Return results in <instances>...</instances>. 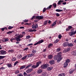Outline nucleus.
<instances>
[{"label": "nucleus", "instance_id": "58", "mask_svg": "<svg viewBox=\"0 0 76 76\" xmlns=\"http://www.w3.org/2000/svg\"><path fill=\"white\" fill-rule=\"evenodd\" d=\"M9 52L10 53H13V52H14V50H10Z\"/></svg>", "mask_w": 76, "mask_h": 76}, {"label": "nucleus", "instance_id": "24", "mask_svg": "<svg viewBox=\"0 0 76 76\" xmlns=\"http://www.w3.org/2000/svg\"><path fill=\"white\" fill-rule=\"evenodd\" d=\"M25 25H28V26H30V25H31V23H25Z\"/></svg>", "mask_w": 76, "mask_h": 76}, {"label": "nucleus", "instance_id": "26", "mask_svg": "<svg viewBox=\"0 0 76 76\" xmlns=\"http://www.w3.org/2000/svg\"><path fill=\"white\" fill-rule=\"evenodd\" d=\"M73 45V44L72 43H70L69 44V43H68V47H72Z\"/></svg>", "mask_w": 76, "mask_h": 76}, {"label": "nucleus", "instance_id": "33", "mask_svg": "<svg viewBox=\"0 0 76 76\" xmlns=\"http://www.w3.org/2000/svg\"><path fill=\"white\" fill-rule=\"evenodd\" d=\"M68 28H69L70 30L72 28V29H74V28H73L72 26H68Z\"/></svg>", "mask_w": 76, "mask_h": 76}, {"label": "nucleus", "instance_id": "5", "mask_svg": "<svg viewBox=\"0 0 76 76\" xmlns=\"http://www.w3.org/2000/svg\"><path fill=\"white\" fill-rule=\"evenodd\" d=\"M36 19H39V20H41V19H42L44 18V16H37L36 17Z\"/></svg>", "mask_w": 76, "mask_h": 76}, {"label": "nucleus", "instance_id": "17", "mask_svg": "<svg viewBox=\"0 0 76 76\" xmlns=\"http://www.w3.org/2000/svg\"><path fill=\"white\" fill-rule=\"evenodd\" d=\"M37 73H41L42 72V70L41 69H39L37 71Z\"/></svg>", "mask_w": 76, "mask_h": 76}, {"label": "nucleus", "instance_id": "41", "mask_svg": "<svg viewBox=\"0 0 76 76\" xmlns=\"http://www.w3.org/2000/svg\"><path fill=\"white\" fill-rule=\"evenodd\" d=\"M59 41V40H58L57 39L56 40H55L54 42V44H56V43H57Z\"/></svg>", "mask_w": 76, "mask_h": 76}, {"label": "nucleus", "instance_id": "52", "mask_svg": "<svg viewBox=\"0 0 76 76\" xmlns=\"http://www.w3.org/2000/svg\"><path fill=\"white\" fill-rule=\"evenodd\" d=\"M28 49H28V48H24L23 50H24V51H26V50H28Z\"/></svg>", "mask_w": 76, "mask_h": 76}, {"label": "nucleus", "instance_id": "51", "mask_svg": "<svg viewBox=\"0 0 76 76\" xmlns=\"http://www.w3.org/2000/svg\"><path fill=\"white\" fill-rule=\"evenodd\" d=\"M73 70L70 69L69 71V73H70V74H72V73H73Z\"/></svg>", "mask_w": 76, "mask_h": 76}, {"label": "nucleus", "instance_id": "35", "mask_svg": "<svg viewBox=\"0 0 76 76\" xmlns=\"http://www.w3.org/2000/svg\"><path fill=\"white\" fill-rule=\"evenodd\" d=\"M28 32H33V30L31 28L28 29Z\"/></svg>", "mask_w": 76, "mask_h": 76}, {"label": "nucleus", "instance_id": "57", "mask_svg": "<svg viewBox=\"0 0 76 76\" xmlns=\"http://www.w3.org/2000/svg\"><path fill=\"white\" fill-rule=\"evenodd\" d=\"M61 50V49H60V48H58L57 49V52H59V51H60Z\"/></svg>", "mask_w": 76, "mask_h": 76}, {"label": "nucleus", "instance_id": "3", "mask_svg": "<svg viewBox=\"0 0 76 76\" xmlns=\"http://www.w3.org/2000/svg\"><path fill=\"white\" fill-rule=\"evenodd\" d=\"M47 67H48V65L47 64H43L41 66V68L42 69H44L46 68H47Z\"/></svg>", "mask_w": 76, "mask_h": 76}, {"label": "nucleus", "instance_id": "61", "mask_svg": "<svg viewBox=\"0 0 76 76\" xmlns=\"http://www.w3.org/2000/svg\"><path fill=\"white\" fill-rule=\"evenodd\" d=\"M9 41V39L7 38L6 39H5V42H7V41Z\"/></svg>", "mask_w": 76, "mask_h": 76}, {"label": "nucleus", "instance_id": "11", "mask_svg": "<svg viewBox=\"0 0 76 76\" xmlns=\"http://www.w3.org/2000/svg\"><path fill=\"white\" fill-rule=\"evenodd\" d=\"M42 63V62L41 61H39L37 62V63H36V67H38V66H39V64H41V63Z\"/></svg>", "mask_w": 76, "mask_h": 76}, {"label": "nucleus", "instance_id": "29", "mask_svg": "<svg viewBox=\"0 0 76 76\" xmlns=\"http://www.w3.org/2000/svg\"><path fill=\"white\" fill-rule=\"evenodd\" d=\"M25 66L23 65V66H21V67H20V69H24V68H25Z\"/></svg>", "mask_w": 76, "mask_h": 76}, {"label": "nucleus", "instance_id": "18", "mask_svg": "<svg viewBox=\"0 0 76 76\" xmlns=\"http://www.w3.org/2000/svg\"><path fill=\"white\" fill-rule=\"evenodd\" d=\"M32 64L28 65V66H27L25 68V69H29V67H31V66H32Z\"/></svg>", "mask_w": 76, "mask_h": 76}, {"label": "nucleus", "instance_id": "32", "mask_svg": "<svg viewBox=\"0 0 76 76\" xmlns=\"http://www.w3.org/2000/svg\"><path fill=\"white\" fill-rule=\"evenodd\" d=\"M56 25V22H55L52 24V26H54Z\"/></svg>", "mask_w": 76, "mask_h": 76}, {"label": "nucleus", "instance_id": "19", "mask_svg": "<svg viewBox=\"0 0 76 76\" xmlns=\"http://www.w3.org/2000/svg\"><path fill=\"white\" fill-rule=\"evenodd\" d=\"M53 57V56L52 55H49L48 56L49 59H52Z\"/></svg>", "mask_w": 76, "mask_h": 76}, {"label": "nucleus", "instance_id": "54", "mask_svg": "<svg viewBox=\"0 0 76 76\" xmlns=\"http://www.w3.org/2000/svg\"><path fill=\"white\" fill-rule=\"evenodd\" d=\"M55 15H56V16H57L58 17H59V16H60V14L58 13H56Z\"/></svg>", "mask_w": 76, "mask_h": 76}, {"label": "nucleus", "instance_id": "40", "mask_svg": "<svg viewBox=\"0 0 76 76\" xmlns=\"http://www.w3.org/2000/svg\"><path fill=\"white\" fill-rule=\"evenodd\" d=\"M53 6L55 8H56V6H57V4L56 3H54L53 4Z\"/></svg>", "mask_w": 76, "mask_h": 76}, {"label": "nucleus", "instance_id": "22", "mask_svg": "<svg viewBox=\"0 0 76 76\" xmlns=\"http://www.w3.org/2000/svg\"><path fill=\"white\" fill-rule=\"evenodd\" d=\"M56 12H63V10L56 9Z\"/></svg>", "mask_w": 76, "mask_h": 76}, {"label": "nucleus", "instance_id": "62", "mask_svg": "<svg viewBox=\"0 0 76 76\" xmlns=\"http://www.w3.org/2000/svg\"><path fill=\"white\" fill-rule=\"evenodd\" d=\"M20 29H25L24 27H20Z\"/></svg>", "mask_w": 76, "mask_h": 76}, {"label": "nucleus", "instance_id": "20", "mask_svg": "<svg viewBox=\"0 0 76 76\" xmlns=\"http://www.w3.org/2000/svg\"><path fill=\"white\" fill-rule=\"evenodd\" d=\"M11 60L12 61H16V58L15 57H13L12 58Z\"/></svg>", "mask_w": 76, "mask_h": 76}, {"label": "nucleus", "instance_id": "8", "mask_svg": "<svg viewBox=\"0 0 76 76\" xmlns=\"http://www.w3.org/2000/svg\"><path fill=\"white\" fill-rule=\"evenodd\" d=\"M69 44V42H64L63 43V47H67L68 46Z\"/></svg>", "mask_w": 76, "mask_h": 76}, {"label": "nucleus", "instance_id": "2", "mask_svg": "<svg viewBox=\"0 0 76 76\" xmlns=\"http://www.w3.org/2000/svg\"><path fill=\"white\" fill-rule=\"evenodd\" d=\"M71 32H69V34L70 36H72L73 35H75L76 33V30L74 32V29L72 28L71 30Z\"/></svg>", "mask_w": 76, "mask_h": 76}, {"label": "nucleus", "instance_id": "10", "mask_svg": "<svg viewBox=\"0 0 76 76\" xmlns=\"http://www.w3.org/2000/svg\"><path fill=\"white\" fill-rule=\"evenodd\" d=\"M32 71H33V69H29L26 70V72L27 73H30V72H32Z\"/></svg>", "mask_w": 76, "mask_h": 76}, {"label": "nucleus", "instance_id": "55", "mask_svg": "<svg viewBox=\"0 0 76 76\" xmlns=\"http://www.w3.org/2000/svg\"><path fill=\"white\" fill-rule=\"evenodd\" d=\"M61 35L59 34L58 36V37L59 39H61Z\"/></svg>", "mask_w": 76, "mask_h": 76}, {"label": "nucleus", "instance_id": "47", "mask_svg": "<svg viewBox=\"0 0 76 76\" xmlns=\"http://www.w3.org/2000/svg\"><path fill=\"white\" fill-rule=\"evenodd\" d=\"M19 73V71L18 70H17L15 72V74H18Z\"/></svg>", "mask_w": 76, "mask_h": 76}, {"label": "nucleus", "instance_id": "46", "mask_svg": "<svg viewBox=\"0 0 76 76\" xmlns=\"http://www.w3.org/2000/svg\"><path fill=\"white\" fill-rule=\"evenodd\" d=\"M18 63H19V62H18V61H17L15 62L14 64V66H15V65H16V64H18Z\"/></svg>", "mask_w": 76, "mask_h": 76}, {"label": "nucleus", "instance_id": "50", "mask_svg": "<svg viewBox=\"0 0 76 76\" xmlns=\"http://www.w3.org/2000/svg\"><path fill=\"white\" fill-rule=\"evenodd\" d=\"M47 21H45L43 23V25H47Z\"/></svg>", "mask_w": 76, "mask_h": 76}, {"label": "nucleus", "instance_id": "6", "mask_svg": "<svg viewBox=\"0 0 76 76\" xmlns=\"http://www.w3.org/2000/svg\"><path fill=\"white\" fill-rule=\"evenodd\" d=\"M1 55H4L6 54V51L3 50H1L0 51Z\"/></svg>", "mask_w": 76, "mask_h": 76}, {"label": "nucleus", "instance_id": "28", "mask_svg": "<svg viewBox=\"0 0 76 76\" xmlns=\"http://www.w3.org/2000/svg\"><path fill=\"white\" fill-rule=\"evenodd\" d=\"M36 52L37 51L35 50H32V53H33V54H35Z\"/></svg>", "mask_w": 76, "mask_h": 76}, {"label": "nucleus", "instance_id": "36", "mask_svg": "<svg viewBox=\"0 0 76 76\" xmlns=\"http://www.w3.org/2000/svg\"><path fill=\"white\" fill-rule=\"evenodd\" d=\"M72 54L74 56H76V51L73 52Z\"/></svg>", "mask_w": 76, "mask_h": 76}, {"label": "nucleus", "instance_id": "7", "mask_svg": "<svg viewBox=\"0 0 76 76\" xmlns=\"http://www.w3.org/2000/svg\"><path fill=\"white\" fill-rule=\"evenodd\" d=\"M32 28L33 29H37V28H38V24H33V25L32 26Z\"/></svg>", "mask_w": 76, "mask_h": 76}, {"label": "nucleus", "instance_id": "53", "mask_svg": "<svg viewBox=\"0 0 76 76\" xmlns=\"http://www.w3.org/2000/svg\"><path fill=\"white\" fill-rule=\"evenodd\" d=\"M23 75L24 76H27V73H26V72H24L23 73Z\"/></svg>", "mask_w": 76, "mask_h": 76}, {"label": "nucleus", "instance_id": "34", "mask_svg": "<svg viewBox=\"0 0 76 76\" xmlns=\"http://www.w3.org/2000/svg\"><path fill=\"white\" fill-rule=\"evenodd\" d=\"M27 57V56H25L23 57L22 58L21 60H25V59H26V58Z\"/></svg>", "mask_w": 76, "mask_h": 76}, {"label": "nucleus", "instance_id": "9", "mask_svg": "<svg viewBox=\"0 0 76 76\" xmlns=\"http://www.w3.org/2000/svg\"><path fill=\"white\" fill-rule=\"evenodd\" d=\"M50 64H55V61L54 60H51L49 61Z\"/></svg>", "mask_w": 76, "mask_h": 76}, {"label": "nucleus", "instance_id": "4", "mask_svg": "<svg viewBox=\"0 0 76 76\" xmlns=\"http://www.w3.org/2000/svg\"><path fill=\"white\" fill-rule=\"evenodd\" d=\"M44 42V40L43 39H42L41 40H40L38 42H37L36 43L34 44V45H37V44H40L41 43H42Z\"/></svg>", "mask_w": 76, "mask_h": 76}, {"label": "nucleus", "instance_id": "56", "mask_svg": "<svg viewBox=\"0 0 76 76\" xmlns=\"http://www.w3.org/2000/svg\"><path fill=\"white\" fill-rule=\"evenodd\" d=\"M7 34H12V32H11V31H9L7 32Z\"/></svg>", "mask_w": 76, "mask_h": 76}, {"label": "nucleus", "instance_id": "64", "mask_svg": "<svg viewBox=\"0 0 76 76\" xmlns=\"http://www.w3.org/2000/svg\"><path fill=\"white\" fill-rule=\"evenodd\" d=\"M62 76H65V73H62L61 74Z\"/></svg>", "mask_w": 76, "mask_h": 76}, {"label": "nucleus", "instance_id": "1", "mask_svg": "<svg viewBox=\"0 0 76 76\" xmlns=\"http://www.w3.org/2000/svg\"><path fill=\"white\" fill-rule=\"evenodd\" d=\"M53 58L55 60H57V63H59V61H60L61 60H62L61 55L60 54H58L57 55L55 56Z\"/></svg>", "mask_w": 76, "mask_h": 76}, {"label": "nucleus", "instance_id": "27", "mask_svg": "<svg viewBox=\"0 0 76 76\" xmlns=\"http://www.w3.org/2000/svg\"><path fill=\"white\" fill-rule=\"evenodd\" d=\"M70 59H67L66 60V63H70Z\"/></svg>", "mask_w": 76, "mask_h": 76}, {"label": "nucleus", "instance_id": "37", "mask_svg": "<svg viewBox=\"0 0 76 76\" xmlns=\"http://www.w3.org/2000/svg\"><path fill=\"white\" fill-rule=\"evenodd\" d=\"M12 28H13V27L12 26H9L8 27V29H11Z\"/></svg>", "mask_w": 76, "mask_h": 76}, {"label": "nucleus", "instance_id": "43", "mask_svg": "<svg viewBox=\"0 0 76 76\" xmlns=\"http://www.w3.org/2000/svg\"><path fill=\"white\" fill-rule=\"evenodd\" d=\"M63 53H67V50L66 49H64L63 51Z\"/></svg>", "mask_w": 76, "mask_h": 76}, {"label": "nucleus", "instance_id": "45", "mask_svg": "<svg viewBox=\"0 0 76 76\" xmlns=\"http://www.w3.org/2000/svg\"><path fill=\"white\" fill-rule=\"evenodd\" d=\"M66 51H67V52H69V51H70V48H68L66 49Z\"/></svg>", "mask_w": 76, "mask_h": 76}, {"label": "nucleus", "instance_id": "31", "mask_svg": "<svg viewBox=\"0 0 76 76\" xmlns=\"http://www.w3.org/2000/svg\"><path fill=\"white\" fill-rule=\"evenodd\" d=\"M37 67L36 66V65H33L31 66V68H33V69H35L37 68Z\"/></svg>", "mask_w": 76, "mask_h": 76}, {"label": "nucleus", "instance_id": "13", "mask_svg": "<svg viewBox=\"0 0 76 76\" xmlns=\"http://www.w3.org/2000/svg\"><path fill=\"white\" fill-rule=\"evenodd\" d=\"M7 65L8 67H9L10 68V67H12V64H7Z\"/></svg>", "mask_w": 76, "mask_h": 76}, {"label": "nucleus", "instance_id": "21", "mask_svg": "<svg viewBox=\"0 0 76 76\" xmlns=\"http://www.w3.org/2000/svg\"><path fill=\"white\" fill-rule=\"evenodd\" d=\"M53 67H48L47 68V70L49 71H50V70H51L52 69H53Z\"/></svg>", "mask_w": 76, "mask_h": 76}, {"label": "nucleus", "instance_id": "23", "mask_svg": "<svg viewBox=\"0 0 76 76\" xmlns=\"http://www.w3.org/2000/svg\"><path fill=\"white\" fill-rule=\"evenodd\" d=\"M5 57H6V56H0V60L4 58Z\"/></svg>", "mask_w": 76, "mask_h": 76}, {"label": "nucleus", "instance_id": "59", "mask_svg": "<svg viewBox=\"0 0 76 76\" xmlns=\"http://www.w3.org/2000/svg\"><path fill=\"white\" fill-rule=\"evenodd\" d=\"M35 16H33L32 18L31 19V20H32L33 19H35Z\"/></svg>", "mask_w": 76, "mask_h": 76}, {"label": "nucleus", "instance_id": "16", "mask_svg": "<svg viewBox=\"0 0 76 76\" xmlns=\"http://www.w3.org/2000/svg\"><path fill=\"white\" fill-rule=\"evenodd\" d=\"M64 1H62V0H59L58 3V4L60 5V4H61V3H63V2H64Z\"/></svg>", "mask_w": 76, "mask_h": 76}, {"label": "nucleus", "instance_id": "30", "mask_svg": "<svg viewBox=\"0 0 76 76\" xmlns=\"http://www.w3.org/2000/svg\"><path fill=\"white\" fill-rule=\"evenodd\" d=\"M28 55V57H32V56H34V54L31 53V54H29Z\"/></svg>", "mask_w": 76, "mask_h": 76}, {"label": "nucleus", "instance_id": "25", "mask_svg": "<svg viewBox=\"0 0 76 76\" xmlns=\"http://www.w3.org/2000/svg\"><path fill=\"white\" fill-rule=\"evenodd\" d=\"M52 7V5H50L46 9L47 10H49L50 9H51V7Z\"/></svg>", "mask_w": 76, "mask_h": 76}, {"label": "nucleus", "instance_id": "49", "mask_svg": "<svg viewBox=\"0 0 76 76\" xmlns=\"http://www.w3.org/2000/svg\"><path fill=\"white\" fill-rule=\"evenodd\" d=\"M4 70L5 69V67L2 66L1 68H0V70Z\"/></svg>", "mask_w": 76, "mask_h": 76}, {"label": "nucleus", "instance_id": "60", "mask_svg": "<svg viewBox=\"0 0 76 76\" xmlns=\"http://www.w3.org/2000/svg\"><path fill=\"white\" fill-rule=\"evenodd\" d=\"M70 30L69 28H68L66 29V31H70Z\"/></svg>", "mask_w": 76, "mask_h": 76}, {"label": "nucleus", "instance_id": "12", "mask_svg": "<svg viewBox=\"0 0 76 76\" xmlns=\"http://www.w3.org/2000/svg\"><path fill=\"white\" fill-rule=\"evenodd\" d=\"M68 66V63H67L66 62H65L64 64V68H66Z\"/></svg>", "mask_w": 76, "mask_h": 76}, {"label": "nucleus", "instance_id": "63", "mask_svg": "<svg viewBox=\"0 0 76 76\" xmlns=\"http://www.w3.org/2000/svg\"><path fill=\"white\" fill-rule=\"evenodd\" d=\"M18 76H23V75L20 74H18Z\"/></svg>", "mask_w": 76, "mask_h": 76}, {"label": "nucleus", "instance_id": "15", "mask_svg": "<svg viewBox=\"0 0 76 76\" xmlns=\"http://www.w3.org/2000/svg\"><path fill=\"white\" fill-rule=\"evenodd\" d=\"M53 44L52 43H50L48 45V48H50L51 47H53Z\"/></svg>", "mask_w": 76, "mask_h": 76}, {"label": "nucleus", "instance_id": "14", "mask_svg": "<svg viewBox=\"0 0 76 76\" xmlns=\"http://www.w3.org/2000/svg\"><path fill=\"white\" fill-rule=\"evenodd\" d=\"M16 41H20V38L19 36H18L16 39Z\"/></svg>", "mask_w": 76, "mask_h": 76}, {"label": "nucleus", "instance_id": "42", "mask_svg": "<svg viewBox=\"0 0 76 76\" xmlns=\"http://www.w3.org/2000/svg\"><path fill=\"white\" fill-rule=\"evenodd\" d=\"M23 21L24 22H28L29 20H28L25 19L24 20H23Z\"/></svg>", "mask_w": 76, "mask_h": 76}, {"label": "nucleus", "instance_id": "38", "mask_svg": "<svg viewBox=\"0 0 76 76\" xmlns=\"http://www.w3.org/2000/svg\"><path fill=\"white\" fill-rule=\"evenodd\" d=\"M18 37H19L20 38H22L23 37V34H20V35L18 36Z\"/></svg>", "mask_w": 76, "mask_h": 76}, {"label": "nucleus", "instance_id": "39", "mask_svg": "<svg viewBox=\"0 0 76 76\" xmlns=\"http://www.w3.org/2000/svg\"><path fill=\"white\" fill-rule=\"evenodd\" d=\"M18 58H20L22 57V55H18L17 56Z\"/></svg>", "mask_w": 76, "mask_h": 76}, {"label": "nucleus", "instance_id": "48", "mask_svg": "<svg viewBox=\"0 0 76 76\" xmlns=\"http://www.w3.org/2000/svg\"><path fill=\"white\" fill-rule=\"evenodd\" d=\"M30 37H31V36H30L29 35L26 36V38L27 39H29V38H30Z\"/></svg>", "mask_w": 76, "mask_h": 76}, {"label": "nucleus", "instance_id": "44", "mask_svg": "<svg viewBox=\"0 0 76 76\" xmlns=\"http://www.w3.org/2000/svg\"><path fill=\"white\" fill-rule=\"evenodd\" d=\"M46 10H47L46 8L45 7L44 8L43 10V12H45L46 11Z\"/></svg>", "mask_w": 76, "mask_h": 76}]
</instances>
